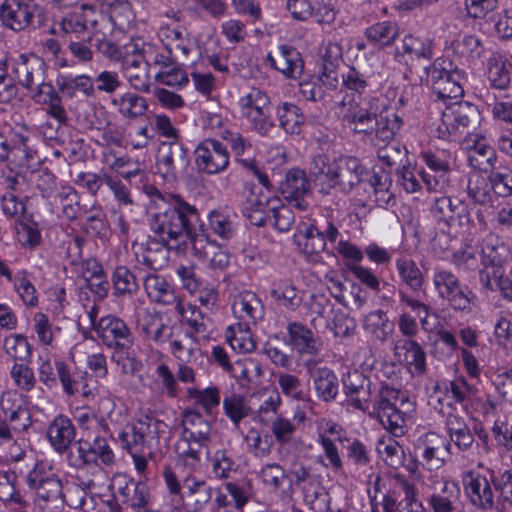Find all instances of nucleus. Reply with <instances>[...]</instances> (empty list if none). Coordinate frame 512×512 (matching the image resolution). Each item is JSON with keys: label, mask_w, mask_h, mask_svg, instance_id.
<instances>
[{"label": "nucleus", "mask_w": 512, "mask_h": 512, "mask_svg": "<svg viewBox=\"0 0 512 512\" xmlns=\"http://www.w3.org/2000/svg\"><path fill=\"white\" fill-rule=\"evenodd\" d=\"M150 229L163 245L155 252L148 247L143 255V263L154 271L166 263L168 250L179 249L180 244L189 243L192 255L200 261L217 250V243L205 233L199 210L179 194H171L167 207L151 216Z\"/></svg>", "instance_id": "f257e3e1"}, {"label": "nucleus", "mask_w": 512, "mask_h": 512, "mask_svg": "<svg viewBox=\"0 0 512 512\" xmlns=\"http://www.w3.org/2000/svg\"><path fill=\"white\" fill-rule=\"evenodd\" d=\"M96 335L102 345L113 351L112 360L121 366L125 374H134L139 362L134 353V334L129 325L120 317L106 315L99 319Z\"/></svg>", "instance_id": "f03ea898"}, {"label": "nucleus", "mask_w": 512, "mask_h": 512, "mask_svg": "<svg viewBox=\"0 0 512 512\" xmlns=\"http://www.w3.org/2000/svg\"><path fill=\"white\" fill-rule=\"evenodd\" d=\"M477 107L469 102H454L445 107L436 128V136L446 141H457L479 124Z\"/></svg>", "instance_id": "7ed1b4c3"}, {"label": "nucleus", "mask_w": 512, "mask_h": 512, "mask_svg": "<svg viewBox=\"0 0 512 512\" xmlns=\"http://www.w3.org/2000/svg\"><path fill=\"white\" fill-rule=\"evenodd\" d=\"M427 81L437 99H457L463 96V85L467 82L465 71L452 68V62L437 58L425 68Z\"/></svg>", "instance_id": "20e7f679"}, {"label": "nucleus", "mask_w": 512, "mask_h": 512, "mask_svg": "<svg viewBox=\"0 0 512 512\" xmlns=\"http://www.w3.org/2000/svg\"><path fill=\"white\" fill-rule=\"evenodd\" d=\"M366 174L367 169L359 158L340 155L332 161L329 183H320L319 192L328 195L331 189H336L339 193L348 195L362 183Z\"/></svg>", "instance_id": "39448f33"}, {"label": "nucleus", "mask_w": 512, "mask_h": 512, "mask_svg": "<svg viewBox=\"0 0 512 512\" xmlns=\"http://www.w3.org/2000/svg\"><path fill=\"white\" fill-rule=\"evenodd\" d=\"M379 99L341 101L339 117L354 133L370 135L375 129L376 115L380 110Z\"/></svg>", "instance_id": "423d86ee"}, {"label": "nucleus", "mask_w": 512, "mask_h": 512, "mask_svg": "<svg viewBox=\"0 0 512 512\" xmlns=\"http://www.w3.org/2000/svg\"><path fill=\"white\" fill-rule=\"evenodd\" d=\"M433 285L440 299L446 301L456 311H470L475 295L467 286H462L459 278L450 270L435 267Z\"/></svg>", "instance_id": "0eeeda50"}, {"label": "nucleus", "mask_w": 512, "mask_h": 512, "mask_svg": "<svg viewBox=\"0 0 512 512\" xmlns=\"http://www.w3.org/2000/svg\"><path fill=\"white\" fill-rule=\"evenodd\" d=\"M400 391L381 383L373 399V410L380 423L393 435L404 434L405 414L397 407Z\"/></svg>", "instance_id": "6e6552de"}, {"label": "nucleus", "mask_w": 512, "mask_h": 512, "mask_svg": "<svg viewBox=\"0 0 512 512\" xmlns=\"http://www.w3.org/2000/svg\"><path fill=\"white\" fill-rule=\"evenodd\" d=\"M494 479H497V474L491 468H486L485 473L469 470L463 474L465 495L477 510L487 512L494 508Z\"/></svg>", "instance_id": "1a4fd4ad"}, {"label": "nucleus", "mask_w": 512, "mask_h": 512, "mask_svg": "<svg viewBox=\"0 0 512 512\" xmlns=\"http://www.w3.org/2000/svg\"><path fill=\"white\" fill-rule=\"evenodd\" d=\"M450 441L433 431L420 435L414 443V453L420 464L429 471L442 468L450 455Z\"/></svg>", "instance_id": "9d476101"}, {"label": "nucleus", "mask_w": 512, "mask_h": 512, "mask_svg": "<svg viewBox=\"0 0 512 512\" xmlns=\"http://www.w3.org/2000/svg\"><path fill=\"white\" fill-rule=\"evenodd\" d=\"M426 489L425 500L431 512H460L463 509L461 489L456 482L431 476Z\"/></svg>", "instance_id": "9b49d317"}, {"label": "nucleus", "mask_w": 512, "mask_h": 512, "mask_svg": "<svg viewBox=\"0 0 512 512\" xmlns=\"http://www.w3.org/2000/svg\"><path fill=\"white\" fill-rule=\"evenodd\" d=\"M190 164L188 149L179 141L163 142L156 158L157 172L168 182L184 174Z\"/></svg>", "instance_id": "f8f14e48"}, {"label": "nucleus", "mask_w": 512, "mask_h": 512, "mask_svg": "<svg viewBox=\"0 0 512 512\" xmlns=\"http://www.w3.org/2000/svg\"><path fill=\"white\" fill-rule=\"evenodd\" d=\"M194 157L198 171L206 175L221 174L227 170L230 163L227 147L212 138L204 139L196 146Z\"/></svg>", "instance_id": "ddd939ff"}, {"label": "nucleus", "mask_w": 512, "mask_h": 512, "mask_svg": "<svg viewBox=\"0 0 512 512\" xmlns=\"http://www.w3.org/2000/svg\"><path fill=\"white\" fill-rule=\"evenodd\" d=\"M425 165L434 172V175L420 170L418 172L421 181L427 190L442 192L448 186V173L451 171V154L447 150H428L421 153Z\"/></svg>", "instance_id": "4468645a"}, {"label": "nucleus", "mask_w": 512, "mask_h": 512, "mask_svg": "<svg viewBox=\"0 0 512 512\" xmlns=\"http://www.w3.org/2000/svg\"><path fill=\"white\" fill-rule=\"evenodd\" d=\"M431 213L439 223H443L448 228L465 229L472 223L468 206L461 200L447 196L435 199Z\"/></svg>", "instance_id": "2eb2a0df"}, {"label": "nucleus", "mask_w": 512, "mask_h": 512, "mask_svg": "<svg viewBox=\"0 0 512 512\" xmlns=\"http://www.w3.org/2000/svg\"><path fill=\"white\" fill-rule=\"evenodd\" d=\"M110 487L120 497L121 502L135 512L147 509L150 493L145 483L136 482L125 474H118L113 477Z\"/></svg>", "instance_id": "dca6fc26"}, {"label": "nucleus", "mask_w": 512, "mask_h": 512, "mask_svg": "<svg viewBox=\"0 0 512 512\" xmlns=\"http://www.w3.org/2000/svg\"><path fill=\"white\" fill-rule=\"evenodd\" d=\"M279 200L270 190L255 187L247 198L244 214L252 225L265 226L270 221L273 211L279 206Z\"/></svg>", "instance_id": "f3484780"}, {"label": "nucleus", "mask_w": 512, "mask_h": 512, "mask_svg": "<svg viewBox=\"0 0 512 512\" xmlns=\"http://www.w3.org/2000/svg\"><path fill=\"white\" fill-rule=\"evenodd\" d=\"M138 328L146 341L159 347L167 345L176 331L175 325L156 311H147L138 321Z\"/></svg>", "instance_id": "a211bd4d"}, {"label": "nucleus", "mask_w": 512, "mask_h": 512, "mask_svg": "<svg viewBox=\"0 0 512 512\" xmlns=\"http://www.w3.org/2000/svg\"><path fill=\"white\" fill-rule=\"evenodd\" d=\"M0 409L14 431H26L32 425L25 399L17 390H6L1 394Z\"/></svg>", "instance_id": "6ab92c4d"}, {"label": "nucleus", "mask_w": 512, "mask_h": 512, "mask_svg": "<svg viewBox=\"0 0 512 512\" xmlns=\"http://www.w3.org/2000/svg\"><path fill=\"white\" fill-rule=\"evenodd\" d=\"M281 192L289 205L299 211H306L309 207L307 198L311 195L310 183L306 173L298 168L290 169L281 185Z\"/></svg>", "instance_id": "aec40b11"}, {"label": "nucleus", "mask_w": 512, "mask_h": 512, "mask_svg": "<svg viewBox=\"0 0 512 512\" xmlns=\"http://www.w3.org/2000/svg\"><path fill=\"white\" fill-rule=\"evenodd\" d=\"M343 390L355 409L365 411L372 397V382L362 372L353 370L342 379Z\"/></svg>", "instance_id": "412c9836"}, {"label": "nucleus", "mask_w": 512, "mask_h": 512, "mask_svg": "<svg viewBox=\"0 0 512 512\" xmlns=\"http://www.w3.org/2000/svg\"><path fill=\"white\" fill-rule=\"evenodd\" d=\"M163 477L169 493L173 496L172 501L177 508L180 505H186V502L192 500L195 494L202 490V488L207 487L204 480L192 476H187L181 484L170 467L164 469Z\"/></svg>", "instance_id": "4be33fe9"}, {"label": "nucleus", "mask_w": 512, "mask_h": 512, "mask_svg": "<svg viewBox=\"0 0 512 512\" xmlns=\"http://www.w3.org/2000/svg\"><path fill=\"white\" fill-rule=\"evenodd\" d=\"M99 18L105 19L104 16L97 14L92 7L83 5L80 12L63 17L60 27L65 34H74L76 38H81L86 33L91 36L98 28Z\"/></svg>", "instance_id": "5701e85b"}, {"label": "nucleus", "mask_w": 512, "mask_h": 512, "mask_svg": "<svg viewBox=\"0 0 512 512\" xmlns=\"http://www.w3.org/2000/svg\"><path fill=\"white\" fill-rule=\"evenodd\" d=\"M267 61L270 67L287 78H299L304 71V61L300 52L289 45H280L275 55L269 53Z\"/></svg>", "instance_id": "b1692460"}, {"label": "nucleus", "mask_w": 512, "mask_h": 512, "mask_svg": "<svg viewBox=\"0 0 512 512\" xmlns=\"http://www.w3.org/2000/svg\"><path fill=\"white\" fill-rule=\"evenodd\" d=\"M395 358L413 374L422 375L426 371V354L420 344L412 339L400 338L393 348Z\"/></svg>", "instance_id": "393cba45"}, {"label": "nucleus", "mask_w": 512, "mask_h": 512, "mask_svg": "<svg viewBox=\"0 0 512 512\" xmlns=\"http://www.w3.org/2000/svg\"><path fill=\"white\" fill-rule=\"evenodd\" d=\"M232 311L244 325H256L264 316V306L258 296L249 290H243L234 296Z\"/></svg>", "instance_id": "a878e982"}, {"label": "nucleus", "mask_w": 512, "mask_h": 512, "mask_svg": "<svg viewBox=\"0 0 512 512\" xmlns=\"http://www.w3.org/2000/svg\"><path fill=\"white\" fill-rule=\"evenodd\" d=\"M46 434L53 449L64 454L75 440L76 428L69 417L59 414L48 425Z\"/></svg>", "instance_id": "bb28decb"}, {"label": "nucleus", "mask_w": 512, "mask_h": 512, "mask_svg": "<svg viewBox=\"0 0 512 512\" xmlns=\"http://www.w3.org/2000/svg\"><path fill=\"white\" fill-rule=\"evenodd\" d=\"M0 19L5 27L21 31L31 24L33 12L28 4L20 0H5L0 6Z\"/></svg>", "instance_id": "cd10ccee"}, {"label": "nucleus", "mask_w": 512, "mask_h": 512, "mask_svg": "<svg viewBox=\"0 0 512 512\" xmlns=\"http://www.w3.org/2000/svg\"><path fill=\"white\" fill-rule=\"evenodd\" d=\"M143 285L150 301L161 305H173L179 302L175 289L165 277L149 272L143 277Z\"/></svg>", "instance_id": "c85d7f7f"}, {"label": "nucleus", "mask_w": 512, "mask_h": 512, "mask_svg": "<svg viewBox=\"0 0 512 512\" xmlns=\"http://www.w3.org/2000/svg\"><path fill=\"white\" fill-rule=\"evenodd\" d=\"M337 82L335 71L326 68L321 75L300 82L299 92L306 100L313 102L323 101L328 95V91L336 88Z\"/></svg>", "instance_id": "c756f323"}, {"label": "nucleus", "mask_w": 512, "mask_h": 512, "mask_svg": "<svg viewBox=\"0 0 512 512\" xmlns=\"http://www.w3.org/2000/svg\"><path fill=\"white\" fill-rule=\"evenodd\" d=\"M289 343L300 353L317 355L322 348V341L300 322H291L287 326Z\"/></svg>", "instance_id": "7c9ffc66"}, {"label": "nucleus", "mask_w": 512, "mask_h": 512, "mask_svg": "<svg viewBox=\"0 0 512 512\" xmlns=\"http://www.w3.org/2000/svg\"><path fill=\"white\" fill-rule=\"evenodd\" d=\"M33 99L37 103L47 105V114L58 122V127L66 125L68 121L67 112L62 104V98L59 92L55 90L50 83L41 82L38 89L33 94Z\"/></svg>", "instance_id": "2f4dec72"}, {"label": "nucleus", "mask_w": 512, "mask_h": 512, "mask_svg": "<svg viewBox=\"0 0 512 512\" xmlns=\"http://www.w3.org/2000/svg\"><path fill=\"white\" fill-rule=\"evenodd\" d=\"M293 238L301 253L309 260L315 261L326 248L324 238L319 235L317 228L312 224H303L298 227Z\"/></svg>", "instance_id": "473e14b6"}, {"label": "nucleus", "mask_w": 512, "mask_h": 512, "mask_svg": "<svg viewBox=\"0 0 512 512\" xmlns=\"http://www.w3.org/2000/svg\"><path fill=\"white\" fill-rule=\"evenodd\" d=\"M311 379L316 396L319 400L333 402L339 393V380L333 370L319 367L311 372Z\"/></svg>", "instance_id": "72a5a7b5"}, {"label": "nucleus", "mask_w": 512, "mask_h": 512, "mask_svg": "<svg viewBox=\"0 0 512 512\" xmlns=\"http://www.w3.org/2000/svg\"><path fill=\"white\" fill-rule=\"evenodd\" d=\"M175 450L179 460L185 467L195 470L200 466L202 455H210L209 445L194 439H188L185 435L180 436L175 445Z\"/></svg>", "instance_id": "f704fd0d"}, {"label": "nucleus", "mask_w": 512, "mask_h": 512, "mask_svg": "<svg viewBox=\"0 0 512 512\" xmlns=\"http://www.w3.org/2000/svg\"><path fill=\"white\" fill-rule=\"evenodd\" d=\"M58 92L68 98H74L77 93L85 97H92L95 94V88L90 76L81 74L73 76L71 74L59 73L55 80Z\"/></svg>", "instance_id": "c9c22d12"}, {"label": "nucleus", "mask_w": 512, "mask_h": 512, "mask_svg": "<svg viewBox=\"0 0 512 512\" xmlns=\"http://www.w3.org/2000/svg\"><path fill=\"white\" fill-rule=\"evenodd\" d=\"M26 481L29 488L35 490L37 496L46 502L62 497V482L54 475L43 477L34 469L27 475Z\"/></svg>", "instance_id": "e433bc0d"}, {"label": "nucleus", "mask_w": 512, "mask_h": 512, "mask_svg": "<svg viewBox=\"0 0 512 512\" xmlns=\"http://www.w3.org/2000/svg\"><path fill=\"white\" fill-rule=\"evenodd\" d=\"M342 86L346 89L347 93L343 100L354 99L355 101L367 99H379V97L371 95V84L368 77L354 67L342 74Z\"/></svg>", "instance_id": "4c0bfd02"}, {"label": "nucleus", "mask_w": 512, "mask_h": 512, "mask_svg": "<svg viewBox=\"0 0 512 512\" xmlns=\"http://www.w3.org/2000/svg\"><path fill=\"white\" fill-rule=\"evenodd\" d=\"M445 427L449 435L450 443L454 444L460 451L470 450L474 443V435L471 432L465 419L457 414L450 413L446 417Z\"/></svg>", "instance_id": "58836bf2"}, {"label": "nucleus", "mask_w": 512, "mask_h": 512, "mask_svg": "<svg viewBox=\"0 0 512 512\" xmlns=\"http://www.w3.org/2000/svg\"><path fill=\"white\" fill-rule=\"evenodd\" d=\"M111 104L123 118L129 120L143 116L148 110L146 98L134 92H125L114 97Z\"/></svg>", "instance_id": "ea45409f"}, {"label": "nucleus", "mask_w": 512, "mask_h": 512, "mask_svg": "<svg viewBox=\"0 0 512 512\" xmlns=\"http://www.w3.org/2000/svg\"><path fill=\"white\" fill-rule=\"evenodd\" d=\"M167 345L171 354L183 363L192 362L201 355L197 337L188 332L183 335L174 333Z\"/></svg>", "instance_id": "a19ab883"}, {"label": "nucleus", "mask_w": 512, "mask_h": 512, "mask_svg": "<svg viewBox=\"0 0 512 512\" xmlns=\"http://www.w3.org/2000/svg\"><path fill=\"white\" fill-rule=\"evenodd\" d=\"M16 240L24 249H35L41 244L42 235L38 223L31 215H22L15 221Z\"/></svg>", "instance_id": "79ce46f5"}, {"label": "nucleus", "mask_w": 512, "mask_h": 512, "mask_svg": "<svg viewBox=\"0 0 512 512\" xmlns=\"http://www.w3.org/2000/svg\"><path fill=\"white\" fill-rule=\"evenodd\" d=\"M396 271L400 281L413 291L422 289L425 275L417 263L408 256H401L395 261Z\"/></svg>", "instance_id": "37998d69"}, {"label": "nucleus", "mask_w": 512, "mask_h": 512, "mask_svg": "<svg viewBox=\"0 0 512 512\" xmlns=\"http://www.w3.org/2000/svg\"><path fill=\"white\" fill-rule=\"evenodd\" d=\"M111 283L113 295L117 298H130L139 290L136 275L128 267L123 265H119L114 269L111 275Z\"/></svg>", "instance_id": "c03bdc74"}, {"label": "nucleus", "mask_w": 512, "mask_h": 512, "mask_svg": "<svg viewBox=\"0 0 512 512\" xmlns=\"http://www.w3.org/2000/svg\"><path fill=\"white\" fill-rule=\"evenodd\" d=\"M363 327L376 340L385 342L394 332V323L389 320L386 312L375 310L365 316Z\"/></svg>", "instance_id": "a18cd8bd"}, {"label": "nucleus", "mask_w": 512, "mask_h": 512, "mask_svg": "<svg viewBox=\"0 0 512 512\" xmlns=\"http://www.w3.org/2000/svg\"><path fill=\"white\" fill-rule=\"evenodd\" d=\"M258 478L272 492H284L285 487L290 489L292 485L285 469L278 463H268L262 466L258 472Z\"/></svg>", "instance_id": "49530a36"}, {"label": "nucleus", "mask_w": 512, "mask_h": 512, "mask_svg": "<svg viewBox=\"0 0 512 512\" xmlns=\"http://www.w3.org/2000/svg\"><path fill=\"white\" fill-rule=\"evenodd\" d=\"M276 117L279 121V126L289 134H299L301 126L305 121L301 109L289 102H282L276 108Z\"/></svg>", "instance_id": "de8ad7c7"}, {"label": "nucleus", "mask_w": 512, "mask_h": 512, "mask_svg": "<svg viewBox=\"0 0 512 512\" xmlns=\"http://www.w3.org/2000/svg\"><path fill=\"white\" fill-rule=\"evenodd\" d=\"M402 118L393 110L380 111L376 115L375 136L382 142L391 141L402 127Z\"/></svg>", "instance_id": "09e8293b"}, {"label": "nucleus", "mask_w": 512, "mask_h": 512, "mask_svg": "<svg viewBox=\"0 0 512 512\" xmlns=\"http://www.w3.org/2000/svg\"><path fill=\"white\" fill-rule=\"evenodd\" d=\"M176 310L188 327L186 332L195 336L197 334H204L207 332V322L209 321V317L206 316L198 306L192 304L184 306L180 299L176 304Z\"/></svg>", "instance_id": "8fccbe9b"}, {"label": "nucleus", "mask_w": 512, "mask_h": 512, "mask_svg": "<svg viewBox=\"0 0 512 512\" xmlns=\"http://www.w3.org/2000/svg\"><path fill=\"white\" fill-rule=\"evenodd\" d=\"M398 33L399 28L395 22L382 21L367 27L364 35L372 44L386 47L394 43Z\"/></svg>", "instance_id": "3c124183"}, {"label": "nucleus", "mask_w": 512, "mask_h": 512, "mask_svg": "<svg viewBox=\"0 0 512 512\" xmlns=\"http://www.w3.org/2000/svg\"><path fill=\"white\" fill-rule=\"evenodd\" d=\"M3 350L14 362H30L32 345L23 334H10L3 339Z\"/></svg>", "instance_id": "603ef678"}, {"label": "nucleus", "mask_w": 512, "mask_h": 512, "mask_svg": "<svg viewBox=\"0 0 512 512\" xmlns=\"http://www.w3.org/2000/svg\"><path fill=\"white\" fill-rule=\"evenodd\" d=\"M369 184L373 189L375 201L378 206H387L391 201L394 202L393 194L390 192L392 179L390 173L383 168L373 170L369 178Z\"/></svg>", "instance_id": "864d4df0"}, {"label": "nucleus", "mask_w": 512, "mask_h": 512, "mask_svg": "<svg viewBox=\"0 0 512 512\" xmlns=\"http://www.w3.org/2000/svg\"><path fill=\"white\" fill-rule=\"evenodd\" d=\"M487 79L492 88L505 90L510 85V72L505 59L499 54H493L487 61Z\"/></svg>", "instance_id": "5fc2aeb1"}, {"label": "nucleus", "mask_w": 512, "mask_h": 512, "mask_svg": "<svg viewBox=\"0 0 512 512\" xmlns=\"http://www.w3.org/2000/svg\"><path fill=\"white\" fill-rule=\"evenodd\" d=\"M223 410L235 427H238L240 422L251 412L245 397L233 391L224 395Z\"/></svg>", "instance_id": "6e6d98bb"}, {"label": "nucleus", "mask_w": 512, "mask_h": 512, "mask_svg": "<svg viewBox=\"0 0 512 512\" xmlns=\"http://www.w3.org/2000/svg\"><path fill=\"white\" fill-rule=\"evenodd\" d=\"M237 378L242 386L259 383L263 370L261 364L252 358L238 360L233 364L230 371Z\"/></svg>", "instance_id": "4d7b16f0"}, {"label": "nucleus", "mask_w": 512, "mask_h": 512, "mask_svg": "<svg viewBox=\"0 0 512 512\" xmlns=\"http://www.w3.org/2000/svg\"><path fill=\"white\" fill-rule=\"evenodd\" d=\"M67 460L70 466L84 471H100V466L96 461V458L92 455V449L90 443L83 445L81 441L74 449L67 451Z\"/></svg>", "instance_id": "13d9d810"}, {"label": "nucleus", "mask_w": 512, "mask_h": 512, "mask_svg": "<svg viewBox=\"0 0 512 512\" xmlns=\"http://www.w3.org/2000/svg\"><path fill=\"white\" fill-rule=\"evenodd\" d=\"M489 185L499 197L512 196V169L508 166L492 167L488 175Z\"/></svg>", "instance_id": "bf43d9fd"}, {"label": "nucleus", "mask_w": 512, "mask_h": 512, "mask_svg": "<svg viewBox=\"0 0 512 512\" xmlns=\"http://www.w3.org/2000/svg\"><path fill=\"white\" fill-rule=\"evenodd\" d=\"M165 51L179 60L186 59L190 53V41L185 37L181 29L167 28L163 32Z\"/></svg>", "instance_id": "052dcab7"}, {"label": "nucleus", "mask_w": 512, "mask_h": 512, "mask_svg": "<svg viewBox=\"0 0 512 512\" xmlns=\"http://www.w3.org/2000/svg\"><path fill=\"white\" fill-rule=\"evenodd\" d=\"M402 51L411 58L429 60L433 57V42L428 37L406 35L402 40Z\"/></svg>", "instance_id": "680f3d73"}, {"label": "nucleus", "mask_w": 512, "mask_h": 512, "mask_svg": "<svg viewBox=\"0 0 512 512\" xmlns=\"http://www.w3.org/2000/svg\"><path fill=\"white\" fill-rule=\"evenodd\" d=\"M85 265L91 271L90 278L88 279L89 290L99 300L105 299L108 295L110 284L105 277L102 266L95 259L88 260Z\"/></svg>", "instance_id": "e2e57ef3"}, {"label": "nucleus", "mask_w": 512, "mask_h": 512, "mask_svg": "<svg viewBox=\"0 0 512 512\" xmlns=\"http://www.w3.org/2000/svg\"><path fill=\"white\" fill-rule=\"evenodd\" d=\"M27 363L14 362L9 370V376L14 386L23 392L32 391L37 384L34 370Z\"/></svg>", "instance_id": "0e129e2a"}, {"label": "nucleus", "mask_w": 512, "mask_h": 512, "mask_svg": "<svg viewBox=\"0 0 512 512\" xmlns=\"http://www.w3.org/2000/svg\"><path fill=\"white\" fill-rule=\"evenodd\" d=\"M270 295L279 305L290 310L297 308L301 302L296 287L288 280L276 284L271 289Z\"/></svg>", "instance_id": "69168bd1"}, {"label": "nucleus", "mask_w": 512, "mask_h": 512, "mask_svg": "<svg viewBox=\"0 0 512 512\" xmlns=\"http://www.w3.org/2000/svg\"><path fill=\"white\" fill-rule=\"evenodd\" d=\"M135 423L150 447L153 442H156L161 435L166 433L168 428L164 421L158 419L152 414L141 416Z\"/></svg>", "instance_id": "338daca9"}, {"label": "nucleus", "mask_w": 512, "mask_h": 512, "mask_svg": "<svg viewBox=\"0 0 512 512\" xmlns=\"http://www.w3.org/2000/svg\"><path fill=\"white\" fill-rule=\"evenodd\" d=\"M268 106H270L269 96L266 92L256 87H250L238 100L241 115Z\"/></svg>", "instance_id": "774afa93"}]
</instances>
